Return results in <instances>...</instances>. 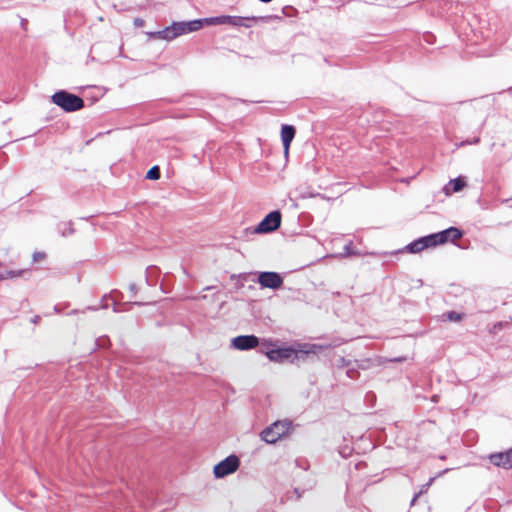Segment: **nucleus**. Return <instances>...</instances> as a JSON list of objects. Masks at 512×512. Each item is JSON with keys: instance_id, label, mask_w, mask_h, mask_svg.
Masks as SVG:
<instances>
[{"instance_id": "nucleus-18", "label": "nucleus", "mask_w": 512, "mask_h": 512, "mask_svg": "<svg viewBox=\"0 0 512 512\" xmlns=\"http://www.w3.org/2000/svg\"><path fill=\"white\" fill-rule=\"evenodd\" d=\"M24 271L22 270H17V271H7L6 272V275H5V278H16V277H20L22 276Z\"/></svg>"}, {"instance_id": "nucleus-16", "label": "nucleus", "mask_w": 512, "mask_h": 512, "mask_svg": "<svg viewBox=\"0 0 512 512\" xmlns=\"http://www.w3.org/2000/svg\"><path fill=\"white\" fill-rule=\"evenodd\" d=\"M146 178L150 180H158L160 178V169L158 166L150 168L146 174Z\"/></svg>"}, {"instance_id": "nucleus-3", "label": "nucleus", "mask_w": 512, "mask_h": 512, "mask_svg": "<svg viewBox=\"0 0 512 512\" xmlns=\"http://www.w3.org/2000/svg\"><path fill=\"white\" fill-rule=\"evenodd\" d=\"M272 16H251V17H240V16H219V17H211L205 19V23L208 25L214 24H229L234 27H246L249 28L253 24L258 23L259 21H267L271 19Z\"/></svg>"}, {"instance_id": "nucleus-8", "label": "nucleus", "mask_w": 512, "mask_h": 512, "mask_svg": "<svg viewBox=\"0 0 512 512\" xmlns=\"http://www.w3.org/2000/svg\"><path fill=\"white\" fill-rule=\"evenodd\" d=\"M186 34L185 22H176L172 26L155 33L159 38L172 40L180 35Z\"/></svg>"}, {"instance_id": "nucleus-21", "label": "nucleus", "mask_w": 512, "mask_h": 512, "mask_svg": "<svg viewBox=\"0 0 512 512\" xmlns=\"http://www.w3.org/2000/svg\"><path fill=\"white\" fill-rule=\"evenodd\" d=\"M261 2H265V3H268V2H271L272 0H260Z\"/></svg>"}, {"instance_id": "nucleus-10", "label": "nucleus", "mask_w": 512, "mask_h": 512, "mask_svg": "<svg viewBox=\"0 0 512 512\" xmlns=\"http://www.w3.org/2000/svg\"><path fill=\"white\" fill-rule=\"evenodd\" d=\"M490 462L497 466L502 467L504 469L512 468V449H509L505 452H499L489 455Z\"/></svg>"}, {"instance_id": "nucleus-9", "label": "nucleus", "mask_w": 512, "mask_h": 512, "mask_svg": "<svg viewBox=\"0 0 512 512\" xmlns=\"http://www.w3.org/2000/svg\"><path fill=\"white\" fill-rule=\"evenodd\" d=\"M259 344V340L254 335H241L237 336L232 340V345L234 348L245 351L249 349H253L257 347Z\"/></svg>"}, {"instance_id": "nucleus-13", "label": "nucleus", "mask_w": 512, "mask_h": 512, "mask_svg": "<svg viewBox=\"0 0 512 512\" xmlns=\"http://www.w3.org/2000/svg\"><path fill=\"white\" fill-rule=\"evenodd\" d=\"M466 186V181L463 177L452 179L447 186L444 187V193L451 195L461 191Z\"/></svg>"}, {"instance_id": "nucleus-2", "label": "nucleus", "mask_w": 512, "mask_h": 512, "mask_svg": "<svg viewBox=\"0 0 512 512\" xmlns=\"http://www.w3.org/2000/svg\"><path fill=\"white\" fill-rule=\"evenodd\" d=\"M293 431L294 425L291 420H277L262 430L260 438L268 444H275L277 441L290 436Z\"/></svg>"}, {"instance_id": "nucleus-5", "label": "nucleus", "mask_w": 512, "mask_h": 512, "mask_svg": "<svg viewBox=\"0 0 512 512\" xmlns=\"http://www.w3.org/2000/svg\"><path fill=\"white\" fill-rule=\"evenodd\" d=\"M239 458L236 455H230L214 466L213 473L216 478L225 477L239 468Z\"/></svg>"}, {"instance_id": "nucleus-14", "label": "nucleus", "mask_w": 512, "mask_h": 512, "mask_svg": "<svg viewBox=\"0 0 512 512\" xmlns=\"http://www.w3.org/2000/svg\"><path fill=\"white\" fill-rule=\"evenodd\" d=\"M204 22H205V19L204 20L199 19V20L185 22L186 33L200 30L203 27Z\"/></svg>"}, {"instance_id": "nucleus-4", "label": "nucleus", "mask_w": 512, "mask_h": 512, "mask_svg": "<svg viewBox=\"0 0 512 512\" xmlns=\"http://www.w3.org/2000/svg\"><path fill=\"white\" fill-rule=\"evenodd\" d=\"M52 102L66 112H74L84 107V101L81 97L67 91H58L51 97Z\"/></svg>"}, {"instance_id": "nucleus-17", "label": "nucleus", "mask_w": 512, "mask_h": 512, "mask_svg": "<svg viewBox=\"0 0 512 512\" xmlns=\"http://www.w3.org/2000/svg\"><path fill=\"white\" fill-rule=\"evenodd\" d=\"M47 255L44 251H36L32 255V260L35 263L42 262L46 259Z\"/></svg>"}, {"instance_id": "nucleus-7", "label": "nucleus", "mask_w": 512, "mask_h": 512, "mask_svg": "<svg viewBox=\"0 0 512 512\" xmlns=\"http://www.w3.org/2000/svg\"><path fill=\"white\" fill-rule=\"evenodd\" d=\"M258 282L264 288L278 289L282 286L283 279L276 272H261Z\"/></svg>"}, {"instance_id": "nucleus-20", "label": "nucleus", "mask_w": 512, "mask_h": 512, "mask_svg": "<svg viewBox=\"0 0 512 512\" xmlns=\"http://www.w3.org/2000/svg\"><path fill=\"white\" fill-rule=\"evenodd\" d=\"M315 348H316V347H315V346H313V347H312L311 349H309V350H300L299 352H303V353H305V354L315 353V351H314V349H315Z\"/></svg>"}, {"instance_id": "nucleus-6", "label": "nucleus", "mask_w": 512, "mask_h": 512, "mask_svg": "<svg viewBox=\"0 0 512 512\" xmlns=\"http://www.w3.org/2000/svg\"><path fill=\"white\" fill-rule=\"evenodd\" d=\"M281 213L279 211H272L259 223L256 228L258 233H269L279 228L281 224Z\"/></svg>"}, {"instance_id": "nucleus-15", "label": "nucleus", "mask_w": 512, "mask_h": 512, "mask_svg": "<svg viewBox=\"0 0 512 512\" xmlns=\"http://www.w3.org/2000/svg\"><path fill=\"white\" fill-rule=\"evenodd\" d=\"M464 316L465 315L463 313H458L455 311H449L443 315V317H445L446 320L452 322H460L464 319Z\"/></svg>"}, {"instance_id": "nucleus-1", "label": "nucleus", "mask_w": 512, "mask_h": 512, "mask_svg": "<svg viewBox=\"0 0 512 512\" xmlns=\"http://www.w3.org/2000/svg\"><path fill=\"white\" fill-rule=\"evenodd\" d=\"M462 237V232L455 227H450L438 233L430 234L416 239L405 247V250L412 254L422 252L427 248L443 245L449 241L454 242Z\"/></svg>"}, {"instance_id": "nucleus-19", "label": "nucleus", "mask_w": 512, "mask_h": 512, "mask_svg": "<svg viewBox=\"0 0 512 512\" xmlns=\"http://www.w3.org/2000/svg\"><path fill=\"white\" fill-rule=\"evenodd\" d=\"M145 24V21L141 18H135L134 19V25L137 26V27H142L144 26Z\"/></svg>"}, {"instance_id": "nucleus-11", "label": "nucleus", "mask_w": 512, "mask_h": 512, "mask_svg": "<svg viewBox=\"0 0 512 512\" xmlns=\"http://www.w3.org/2000/svg\"><path fill=\"white\" fill-rule=\"evenodd\" d=\"M298 352L292 348H279L266 352V356L270 361L282 362L292 357L297 358Z\"/></svg>"}, {"instance_id": "nucleus-12", "label": "nucleus", "mask_w": 512, "mask_h": 512, "mask_svg": "<svg viewBox=\"0 0 512 512\" xmlns=\"http://www.w3.org/2000/svg\"><path fill=\"white\" fill-rule=\"evenodd\" d=\"M296 134V129L292 125L284 124L281 128V139L284 147L285 154H288L291 142Z\"/></svg>"}]
</instances>
